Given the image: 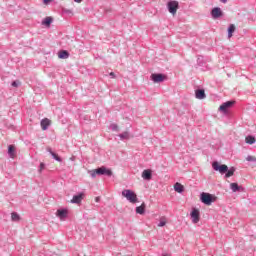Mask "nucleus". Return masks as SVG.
Returning a JSON list of instances; mask_svg holds the SVG:
<instances>
[{"instance_id": "23", "label": "nucleus", "mask_w": 256, "mask_h": 256, "mask_svg": "<svg viewBox=\"0 0 256 256\" xmlns=\"http://www.w3.org/2000/svg\"><path fill=\"white\" fill-rule=\"evenodd\" d=\"M255 137H253V136H247L246 138H245V142L248 144V145H253V143H255Z\"/></svg>"}, {"instance_id": "31", "label": "nucleus", "mask_w": 256, "mask_h": 256, "mask_svg": "<svg viewBox=\"0 0 256 256\" xmlns=\"http://www.w3.org/2000/svg\"><path fill=\"white\" fill-rule=\"evenodd\" d=\"M20 82L14 81L12 82V87H19Z\"/></svg>"}, {"instance_id": "36", "label": "nucleus", "mask_w": 256, "mask_h": 256, "mask_svg": "<svg viewBox=\"0 0 256 256\" xmlns=\"http://www.w3.org/2000/svg\"><path fill=\"white\" fill-rule=\"evenodd\" d=\"M222 3H227V0H220Z\"/></svg>"}, {"instance_id": "7", "label": "nucleus", "mask_w": 256, "mask_h": 256, "mask_svg": "<svg viewBox=\"0 0 256 256\" xmlns=\"http://www.w3.org/2000/svg\"><path fill=\"white\" fill-rule=\"evenodd\" d=\"M150 78L154 83H163V81L167 79L163 74H152Z\"/></svg>"}, {"instance_id": "27", "label": "nucleus", "mask_w": 256, "mask_h": 256, "mask_svg": "<svg viewBox=\"0 0 256 256\" xmlns=\"http://www.w3.org/2000/svg\"><path fill=\"white\" fill-rule=\"evenodd\" d=\"M120 139H129V132H123L122 134L119 135Z\"/></svg>"}, {"instance_id": "11", "label": "nucleus", "mask_w": 256, "mask_h": 256, "mask_svg": "<svg viewBox=\"0 0 256 256\" xmlns=\"http://www.w3.org/2000/svg\"><path fill=\"white\" fill-rule=\"evenodd\" d=\"M42 131H47V129L49 128V125H51V120H49L48 118H44L41 120L40 122Z\"/></svg>"}, {"instance_id": "8", "label": "nucleus", "mask_w": 256, "mask_h": 256, "mask_svg": "<svg viewBox=\"0 0 256 256\" xmlns=\"http://www.w3.org/2000/svg\"><path fill=\"white\" fill-rule=\"evenodd\" d=\"M211 15L213 19H219V17H223V11H221V8L216 7L211 11Z\"/></svg>"}, {"instance_id": "24", "label": "nucleus", "mask_w": 256, "mask_h": 256, "mask_svg": "<svg viewBox=\"0 0 256 256\" xmlns=\"http://www.w3.org/2000/svg\"><path fill=\"white\" fill-rule=\"evenodd\" d=\"M233 175H235V168L232 167L229 170L226 171V175L225 177L229 178V177H233Z\"/></svg>"}, {"instance_id": "9", "label": "nucleus", "mask_w": 256, "mask_h": 256, "mask_svg": "<svg viewBox=\"0 0 256 256\" xmlns=\"http://www.w3.org/2000/svg\"><path fill=\"white\" fill-rule=\"evenodd\" d=\"M56 215L63 221V219H66L67 215H69V211L67 209H59L57 210Z\"/></svg>"}, {"instance_id": "32", "label": "nucleus", "mask_w": 256, "mask_h": 256, "mask_svg": "<svg viewBox=\"0 0 256 256\" xmlns=\"http://www.w3.org/2000/svg\"><path fill=\"white\" fill-rule=\"evenodd\" d=\"M53 0H43L44 5H47L48 3H51Z\"/></svg>"}, {"instance_id": "30", "label": "nucleus", "mask_w": 256, "mask_h": 256, "mask_svg": "<svg viewBox=\"0 0 256 256\" xmlns=\"http://www.w3.org/2000/svg\"><path fill=\"white\" fill-rule=\"evenodd\" d=\"M43 169H45V163L41 162L40 169H39L40 173H41V171H43Z\"/></svg>"}, {"instance_id": "33", "label": "nucleus", "mask_w": 256, "mask_h": 256, "mask_svg": "<svg viewBox=\"0 0 256 256\" xmlns=\"http://www.w3.org/2000/svg\"><path fill=\"white\" fill-rule=\"evenodd\" d=\"M95 201H96V203H99V201H101V198L100 197H96Z\"/></svg>"}, {"instance_id": "28", "label": "nucleus", "mask_w": 256, "mask_h": 256, "mask_svg": "<svg viewBox=\"0 0 256 256\" xmlns=\"http://www.w3.org/2000/svg\"><path fill=\"white\" fill-rule=\"evenodd\" d=\"M112 131H119V126L117 124H111Z\"/></svg>"}, {"instance_id": "18", "label": "nucleus", "mask_w": 256, "mask_h": 256, "mask_svg": "<svg viewBox=\"0 0 256 256\" xmlns=\"http://www.w3.org/2000/svg\"><path fill=\"white\" fill-rule=\"evenodd\" d=\"M196 99H205V90H196Z\"/></svg>"}, {"instance_id": "13", "label": "nucleus", "mask_w": 256, "mask_h": 256, "mask_svg": "<svg viewBox=\"0 0 256 256\" xmlns=\"http://www.w3.org/2000/svg\"><path fill=\"white\" fill-rule=\"evenodd\" d=\"M152 171L150 169H146L142 172V179L145 181H151Z\"/></svg>"}, {"instance_id": "10", "label": "nucleus", "mask_w": 256, "mask_h": 256, "mask_svg": "<svg viewBox=\"0 0 256 256\" xmlns=\"http://www.w3.org/2000/svg\"><path fill=\"white\" fill-rule=\"evenodd\" d=\"M190 215L192 217V222L193 223H199V220H200L199 210L193 209Z\"/></svg>"}, {"instance_id": "14", "label": "nucleus", "mask_w": 256, "mask_h": 256, "mask_svg": "<svg viewBox=\"0 0 256 256\" xmlns=\"http://www.w3.org/2000/svg\"><path fill=\"white\" fill-rule=\"evenodd\" d=\"M145 202H143L140 206L136 207V213H138V215H145Z\"/></svg>"}, {"instance_id": "21", "label": "nucleus", "mask_w": 256, "mask_h": 256, "mask_svg": "<svg viewBox=\"0 0 256 256\" xmlns=\"http://www.w3.org/2000/svg\"><path fill=\"white\" fill-rule=\"evenodd\" d=\"M233 33H235V24H231L228 28V38L231 39L233 37Z\"/></svg>"}, {"instance_id": "25", "label": "nucleus", "mask_w": 256, "mask_h": 256, "mask_svg": "<svg viewBox=\"0 0 256 256\" xmlns=\"http://www.w3.org/2000/svg\"><path fill=\"white\" fill-rule=\"evenodd\" d=\"M11 219H12V221H19L21 219V217L19 216V214H17V212H12Z\"/></svg>"}, {"instance_id": "35", "label": "nucleus", "mask_w": 256, "mask_h": 256, "mask_svg": "<svg viewBox=\"0 0 256 256\" xmlns=\"http://www.w3.org/2000/svg\"><path fill=\"white\" fill-rule=\"evenodd\" d=\"M75 1V3H81V1H83V0H74Z\"/></svg>"}, {"instance_id": "22", "label": "nucleus", "mask_w": 256, "mask_h": 256, "mask_svg": "<svg viewBox=\"0 0 256 256\" xmlns=\"http://www.w3.org/2000/svg\"><path fill=\"white\" fill-rule=\"evenodd\" d=\"M230 189L233 191V193H237L241 187L237 183H231L230 184Z\"/></svg>"}, {"instance_id": "37", "label": "nucleus", "mask_w": 256, "mask_h": 256, "mask_svg": "<svg viewBox=\"0 0 256 256\" xmlns=\"http://www.w3.org/2000/svg\"><path fill=\"white\" fill-rule=\"evenodd\" d=\"M162 256H169L168 254H164V255H162Z\"/></svg>"}, {"instance_id": "16", "label": "nucleus", "mask_w": 256, "mask_h": 256, "mask_svg": "<svg viewBox=\"0 0 256 256\" xmlns=\"http://www.w3.org/2000/svg\"><path fill=\"white\" fill-rule=\"evenodd\" d=\"M51 23H53V18L51 16L46 17L42 21V25H45L46 27H50Z\"/></svg>"}, {"instance_id": "2", "label": "nucleus", "mask_w": 256, "mask_h": 256, "mask_svg": "<svg viewBox=\"0 0 256 256\" xmlns=\"http://www.w3.org/2000/svg\"><path fill=\"white\" fill-rule=\"evenodd\" d=\"M97 175H107V177H111V175H113V171H111V169H107V167L102 166L91 171V177L95 179Z\"/></svg>"}, {"instance_id": "12", "label": "nucleus", "mask_w": 256, "mask_h": 256, "mask_svg": "<svg viewBox=\"0 0 256 256\" xmlns=\"http://www.w3.org/2000/svg\"><path fill=\"white\" fill-rule=\"evenodd\" d=\"M85 198V194L84 193H80L78 195L73 196L71 203H81L83 201V199Z\"/></svg>"}, {"instance_id": "20", "label": "nucleus", "mask_w": 256, "mask_h": 256, "mask_svg": "<svg viewBox=\"0 0 256 256\" xmlns=\"http://www.w3.org/2000/svg\"><path fill=\"white\" fill-rule=\"evenodd\" d=\"M183 185L179 182H177L175 185H174V190L176 191V193H183Z\"/></svg>"}, {"instance_id": "26", "label": "nucleus", "mask_w": 256, "mask_h": 256, "mask_svg": "<svg viewBox=\"0 0 256 256\" xmlns=\"http://www.w3.org/2000/svg\"><path fill=\"white\" fill-rule=\"evenodd\" d=\"M167 225V220L165 218H161L158 224V227H165Z\"/></svg>"}, {"instance_id": "17", "label": "nucleus", "mask_w": 256, "mask_h": 256, "mask_svg": "<svg viewBox=\"0 0 256 256\" xmlns=\"http://www.w3.org/2000/svg\"><path fill=\"white\" fill-rule=\"evenodd\" d=\"M59 59H68L69 58V52L66 50H62L58 53Z\"/></svg>"}, {"instance_id": "1", "label": "nucleus", "mask_w": 256, "mask_h": 256, "mask_svg": "<svg viewBox=\"0 0 256 256\" xmlns=\"http://www.w3.org/2000/svg\"><path fill=\"white\" fill-rule=\"evenodd\" d=\"M122 196L129 201V203L135 204L139 203V198L137 197V194L130 189H125L122 191Z\"/></svg>"}, {"instance_id": "29", "label": "nucleus", "mask_w": 256, "mask_h": 256, "mask_svg": "<svg viewBox=\"0 0 256 256\" xmlns=\"http://www.w3.org/2000/svg\"><path fill=\"white\" fill-rule=\"evenodd\" d=\"M246 161H256V158H255V156H248L246 158Z\"/></svg>"}, {"instance_id": "4", "label": "nucleus", "mask_w": 256, "mask_h": 256, "mask_svg": "<svg viewBox=\"0 0 256 256\" xmlns=\"http://www.w3.org/2000/svg\"><path fill=\"white\" fill-rule=\"evenodd\" d=\"M167 7L171 15H177V10L179 9V2L176 0L169 1L167 3Z\"/></svg>"}, {"instance_id": "3", "label": "nucleus", "mask_w": 256, "mask_h": 256, "mask_svg": "<svg viewBox=\"0 0 256 256\" xmlns=\"http://www.w3.org/2000/svg\"><path fill=\"white\" fill-rule=\"evenodd\" d=\"M200 199L204 205H211L217 201V196L203 192Z\"/></svg>"}, {"instance_id": "6", "label": "nucleus", "mask_w": 256, "mask_h": 256, "mask_svg": "<svg viewBox=\"0 0 256 256\" xmlns=\"http://www.w3.org/2000/svg\"><path fill=\"white\" fill-rule=\"evenodd\" d=\"M233 105H235V101H227V102L223 103L222 105H220L219 111H221V113H227L229 111V109H231V107H233Z\"/></svg>"}, {"instance_id": "19", "label": "nucleus", "mask_w": 256, "mask_h": 256, "mask_svg": "<svg viewBox=\"0 0 256 256\" xmlns=\"http://www.w3.org/2000/svg\"><path fill=\"white\" fill-rule=\"evenodd\" d=\"M48 153H50L53 157V159H55V161H58L59 163H61V157H59V155H57L55 152H52L51 148H47Z\"/></svg>"}, {"instance_id": "34", "label": "nucleus", "mask_w": 256, "mask_h": 256, "mask_svg": "<svg viewBox=\"0 0 256 256\" xmlns=\"http://www.w3.org/2000/svg\"><path fill=\"white\" fill-rule=\"evenodd\" d=\"M110 76H111V77H115V73H114V72H111V73H110Z\"/></svg>"}, {"instance_id": "5", "label": "nucleus", "mask_w": 256, "mask_h": 256, "mask_svg": "<svg viewBox=\"0 0 256 256\" xmlns=\"http://www.w3.org/2000/svg\"><path fill=\"white\" fill-rule=\"evenodd\" d=\"M212 168L214 169V171H219L222 175L223 173H227V171H229V167L225 164H219V162L214 161L212 163Z\"/></svg>"}, {"instance_id": "15", "label": "nucleus", "mask_w": 256, "mask_h": 256, "mask_svg": "<svg viewBox=\"0 0 256 256\" xmlns=\"http://www.w3.org/2000/svg\"><path fill=\"white\" fill-rule=\"evenodd\" d=\"M8 154H9L11 159H15V157L17 156V154L15 153V146L10 145L8 147Z\"/></svg>"}]
</instances>
